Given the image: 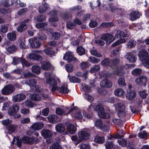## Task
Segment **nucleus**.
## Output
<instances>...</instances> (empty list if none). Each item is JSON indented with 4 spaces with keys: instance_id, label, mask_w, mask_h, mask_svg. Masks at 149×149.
I'll use <instances>...</instances> for the list:
<instances>
[{
    "instance_id": "nucleus-38",
    "label": "nucleus",
    "mask_w": 149,
    "mask_h": 149,
    "mask_svg": "<svg viewBox=\"0 0 149 149\" xmlns=\"http://www.w3.org/2000/svg\"><path fill=\"white\" fill-rule=\"evenodd\" d=\"M136 44V41L134 40H130L127 44V47L128 48H131L134 47Z\"/></svg>"
},
{
    "instance_id": "nucleus-42",
    "label": "nucleus",
    "mask_w": 149,
    "mask_h": 149,
    "mask_svg": "<svg viewBox=\"0 0 149 149\" xmlns=\"http://www.w3.org/2000/svg\"><path fill=\"white\" fill-rule=\"evenodd\" d=\"M8 31V27L6 25H1L0 27V34L5 33Z\"/></svg>"
},
{
    "instance_id": "nucleus-18",
    "label": "nucleus",
    "mask_w": 149,
    "mask_h": 149,
    "mask_svg": "<svg viewBox=\"0 0 149 149\" xmlns=\"http://www.w3.org/2000/svg\"><path fill=\"white\" fill-rule=\"evenodd\" d=\"M103 39H104L106 42L108 44L113 42L115 39L111 35L109 34L104 35L103 36Z\"/></svg>"
},
{
    "instance_id": "nucleus-51",
    "label": "nucleus",
    "mask_w": 149,
    "mask_h": 149,
    "mask_svg": "<svg viewBox=\"0 0 149 149\" xmlns=\"http://www.w3.org/2000/svg\"><path fill=\"white\" fill-rule=\"evenodd\" d=\"M91 53L93 55L97 57H100L102 56V54L97 53V50L96 49H93L91 50Z\"/></svg>"
},
{
    "instance_id": "nucleus-23",
    "label": "nucleus",
    "mask_w": 149,
    "mask_h": 149,
    "mask_svg": "<svg viewBox=\"0 0 149 149\" xmlns=\"http://www.w3.org/2000/svg\"><path fill=\"white\" fill-rule=\"evenodd\" d=\"M52 67L51 64L49 62H45L41 65V67L42 69L45 70H49Z\"/></svg>"
},
{
    "instance_id": "nucleus-54",
    "label": "nucleus",
    "mask_w": 149,
    "mask_h": 149,
    "mask_svg": "<svg viewBox=\"0 0 149 149\" xmlns=\"http://www.w3.org/2000/svg\"><path fill=\"white\" fill-rule=\"evenodd\" d=\"M118 84L120 85L125 86L126 84L125 82V79L123 78H120L118 80Z\"/></svg>"
},
{
    "instance_id": "nucleus-61",
    "label": "nucleus",
    "mask_w": 149,
    "mask_h": 149,
    "mask_svg": "<svg viewBox=\"0 0 149 149\" xmlns=\"http://www.w3.org/2000/svg\"><path fill=\"white\" fill-rule=\"evenodd\" d=\"M52 36V37L55 40H57L60 36V33L57 32H53L51 34Z\"/></svg>"
},
{
    "instance_id": "nucleus-64",
    "label": "nucleus",
    "mask_w": 149,
    "mask_h": 149,
    "mask_svg": "<svg viewBox=\"0 0 149 149\" xmlns=\"http://www.w3.org/2000/svg\"><path fill=\"white\" fill-rule=\"evenodd\" d=\"M143 65L147 68H149V59L144 60L142 61Z\"/></svg>"
},
{
    "instance_id": "nucleus-59",
    "label": "nucleus",
    "mask_w": 149,
    "mask_h": 149,
    "mask_svg": "<svg viewBox=\"0 0 149 149\" xmlns=\"http://www.w3.org/2000/svg\"><path fill=\"white\" fill-rule=\"evenodd\" d=\"M100 38V40L97 39L95 40V43L98 45L102 46V36H101Z\"/></svg>"
},
{
    "instance_id": "nucleus-49",
    "label": "nucleus",
    "mask_w": 149,
    "mask_h": 149,
    "mask_svg": "<svg viewBox=\"0 0 149 149\" xmlns=\"http://www.w3.org/2000/svg\"><path fill=\"white\" fill-rule=\"evenodd\" d=\"M48 24L47 22H43L41 23H38L36 25V26L38 28H44L47 26Z\"/></svg>"
},
{
    "instance_id": "nucleus-25",
    "label": "nucleus",
    "mask_w": 149,
    "mask_h": 149,
    "mask_svg": "<svg viewBox=\"0 0 149 149\" xmlns=\"http://www.w3.org/2000/svg\"><path fill=\"white\" fill-rule=\"evenodd\" d=\"M114 93L116 96L118 97H121L124 95L125 92L122 88H118L115 90Z\"/></svg>"
},
{
    "instance_id": "nucleus-58",
    "label": "nucleus",
    "mask_w": 149,
    "mask_h": 149,
    "mask_svg": "<svg viewBox=\"0 0 149 149\" xmlns=\"http://www.w3.org/2000/svg\"><path fill=\"white\" fill-rule=\"evenodd\" d=\"M109 113V111H106L104 110V109H103V118L108 119L109 118L110 116Z\"/></svg>"
},
{
    "instance_id": "nucleus-48",
    "label": "nucleus",
    "mask_w": 149,
    "mask_h": 149,
    "mask_svg": "<svg viewBox=\"0 0 149 149\" xmlns=\"http://www.w3.org/2000/svg\"><path fill=\"white\" fill-rule=\"evenodd\" d=\"M104 87L109 88L112 86V84L110 81L106 79L104 81Z\"/></svg>"
},
{
    "instance_id": "nucleus-62",
    "label": "nucleus",
    "mask_w": 149,
    "mask_h": 149,
    "mask_svg": "<svg viewBox=\"0 0 149 149\" xmlns=\"http://www.w3.org/2000/svg\"><path fill=\"white\" fill-rule=\"evenodd\" d=\"M97 23L96 21L91 20L89 24V26L90 27L94 28L97 26Z\"/></svg>"
},
{
    "instance_id": "nucleus-2",
    "label": "nucleus",
    "mask_w": 149,
    "mask_h": 149,
    "mask_svg": "<svg viewBox=\"0 0 149 149\" xmlns=\"http://www.w3.org/2000/svg\"><path fill=\"white\" fill-rule=\"evenodd\" d=\"M15 90V88L13 84H10L5 86L1 91V94L8 95L13 93Z\"/></svg>"
},
{
    "instance_id": "nucleus-31",
    "label": "nucleus",
    "mask_w": 149,
    "mask_h": 149,
    "mask_svg": "<svg viewBox=\"0 0 149 149\" xmlns=\"http://www.w3.org/2000/svg\"><path fill=\"white\" fill-rule=\"evenodd\" d=\"M136 95V92L133 90L130 91L126 96L127 98L129 100H132L134 98Z\"/></svg>"
},
{
    "instance_id": "nucleus-17",
    "label": "nucleus",
    "mask_w": 149,
    "mask_h": 149,
    "mask_svg": "<svg viewBox=\"0 0 149 149\" xmlns=\"http://www.w3.org/2000/svg\"><path fill=\"white\" fill-rule=\"evenodd\" d=\"M2 124L6 126V128L9 132H13L15 131V126L11 125L10 122H2Z\"/></svg>"
},
{
    "instance_id": "nucleus-34",
    "label": "nucleus",
    "mask_w": 149,
    "mask_h": 149,
    "mask_svg": "<svg viewBox=\"0 0 149 149\" xmlns=\"http://www.w3.org/2000/svg\"><path fill=\"white\" fill-rule=\"evenodd\" d=\"M31 70L32 72L37 74L40 73V68L37 65L33 66L31 68Z\"/></svg>"
},
{
    "instance_id": "nucleus-27",
    "label": "nucleus",
    "mask_w": 149,
    "mask_h": 149,
    "mask_svg": "<svg viewBox=\"0 0 149 149\" xmlns=\"http://www.w3.org/2000/svg\"><path fill=\"white\" fill-rule=\"evenodd\" d=\"M29 58L31 59L36 60H41L42 58L40 56L37 54L32 53L30 54L29 56Z\"/></svg>"
},
{
    "instance_id": "nucleus-24",
    "label": "nucleus",
    "mask_w": 149,
    "mask_h": 149,
    "mask_svg": "<svg viewBox=\"0 0 149 149\" xmlns=\"http://www.w3.org/2000/svg\"><path fill=\"white\" fill-rule=\"evenodd\" d=\"M140 15L139 12L135 11H132L130 14V19L132 21L134 20L139 18Z\"/></svg>"
},
{
    "instance_id": "nucleus-55",
    "label": "nucleus",
    "mask_w": 149,
    "mask_h": 149,
    "mask_svg": "<svg viewBox=\"0 0 149 149\" xmlns=\"http://www.w3.org/2000/svg\"><path fill=\"white\" fill-rule=\"evenodd\" d=\"M109 122H107V123L104 124L103 126V131L107 132L109 131Z\"/></svg>"
},
{
    "instance_id": "nucleus-36",
    "label": "nucleus",
    "mask_w": 149,
    "mask_h": 149,
    "mask_svg": "<svg viewBox=\"0 0 149 149\" xmlns=\"http://www.w3.org/2000/svg\"><path fill=\"white\" fill-rule=\"evenodd\" d=\"M77 52L78 54L80 56L84 54L85 53V49L81 46H79L77 48Z\"/></svg>"
},
{
    "instance_id": "nucleus-43",
    "label": "nucleus",
    "mask_w": 149,
    "mask_h": 149,
    "mask_svg": "<svg viewBox=\"0 0 149 149\" xmlns=\"http://www.w3.org/2000/svg\"><path fill=\"white\" fill-rule=\"evenodd\" d=\"M133 75L135 76L139 75L141 74L142 73V70L139 68H136L133 70L132 72Z\"/></svg>"
},
{
    "instance_id": "nucleus-44",
    "label": "nucleus",
    "mask_w": 149,
    "mask_h": 149,
    "mask_svg": "<svg viewBox=\"0 0 149 149\" xmlns=\"http://www.w3.org/2000/svg\"><path fill=\"white\" fill-rule=\"evenodd\" d=\"M59 92L63 93L66 94L68 93L69 91L67 86H63L60 88Z\"/></svg>"
},
{
    "instance_id": "nucleus-47",
    "label": "nucleus",
    "mask_w": 149,
    "mask_h": 149,
    "mask_svg": "<svg viewBox=\"0 0 149 149\" xmlns=\"http://www.w3.org/2000/svg\"><path fill=\"white\" fill-rule=\"evenodd\" d=\"M90 61L92 63H96L99 62L100 60L94 57H90L89 58Z\"/></svg>"
},
{
    "instance_id": "nucleus-40",
    "label": "nucleus",
    "mask_w": 149,
    "mask_h": 149,
    "mask_svg": "<svg viewBox=\"0 0 149 149\" xmlns=\"http://www.w3.org/2000/svg\"><path fill=\"white\" fill-rule=\"evenodd\" d=\"M100 69V67L99 65H95L90 69V72L91 73H95L99 71Z\"/></svg>"
},
{
    "instance_id": "nucleus-60",
    "label": "nucleus",
    "mask_w": 149,
    "mask_h": 149,
    "mask_svg": "<svg viewBox=\"0 0 149 149\" xmlns=\"http://www.w3.org/2000/svg\"><path fill=\"white\" fill-rule=\"evenodd\" d=\"M95 141L97 143H102V138L99 136H96L95 138Z\"/></svg>"
},
{
    "instance_id": "nucleus-32",
    "label": "nucleus",
    "mask_w": 149,
    "mask_h": 149,
    "mask_svg": "<svg viewBox=\"0 0 149 149\" xmlns=\"http://www.w3.org/2000/svg\"><path fill=\"white\" fill-rule=\"evenodd\" d=\"M27 27V25L24 22H22L17 28V30L19 32H22Z\"/></svg>"
},
{
    "instance_id": "nucleus-33",
    "label": "nucleus",
    "mask_w": 149,
    "mask_h": 149,
    "mask_svg": "<svg viewBox=\"0 0 149 149\" xmlns=\"http://www.w3.org/2000/svg\"><path fill=\"white\" fill-rule=\"evenodd\" d=\"M49 8L47 4L45 3L44 5L40 6L39 8V12L40 13H42L45 12Z\"/></svg>"
},
{
    "instance_id": "nucleus-45",
    "label": "nucleus",
    "mask_w": 149,
    "mask_h": 149,
    "mask_svg": "<svg viewBox=\"0 0 149 149\" xmlns=\"http://www.w3.org/2000/svg\"><path fill=\"white\" fill-rule=\"evenodd\" d=\"M76 25V24L74 23V21L72 22H68L67 23L66 27L68 29H73Z\"/></svg>"
},
{
    "instance_id": "nucleus-50",
    "label": "nucleus",
    "mask_w": 149,
    "mask_h": 149,
    "mask_svg": "<svg viewBox=\"0 0 149 149\" xmlns=\"http://www.w3.org/2000/svg\"><path fill=\"white\" fill-rule=\"evenodd\" d=\"M65 69L68 72H72L73 70V66L70 64H66L65 65Z\"/></svg>"
},
{
    "instance_id": "nucleus-15",
    "label": "nucleus",
    "mask_w": 149,
    "mask_h": 149,
    "mask_svg": "<svg viewBox=\"0 0 149 149\" xmlns=\"http://www.w3.org/2000/svg\"><path fill=\"white\" fill-rule=\"evenodd\" d=\"M19 110V106L16 104H14L10 108L8 113L10 115H13L16 113Z\"/></svg>"
},
{
    "instance_id": "nucleus-52",
    "label": "nucleus",
    "mask_w": 149,
    "mask_h": 149,
    "mask_svg": "<svg viewBox=\"0 0 149 149\" xmlns=\"http://www.w3.org/2000/svg\"><path fill=\"white\" fill-rule=\"evenodd\" d=\"M57 116L56 115H49L48 117L49 121H56L57 120Z\"/></svg>"
},
{
    "instance_id": "nucleus-6",
    "label": "nucleus",
    "mask_w": 149,
    "mask_h": 149,
    "mask_svg": "<svg viewBox=\"0 0 149 149\" xmlns=\"http://www.w3.org/2000/svg\"><path fill=\"white\" fill-rule=\"evenodd\" d=\"M65 125L66 127L67 130L70 134H73L76 132V127L73 125L68 122L66 123Z\"/></svg>"
},
{
    "instance_id": "nucleus-53",
    "label": "nucleus",
    "mask_w": 149,
    "mask_h": 149,
    "mask_svg": "<svg viewBox=\"0 0 149 149\" xmlns=\"http://www.w3.org/2000/svg\"><path fill=\"white\" fill-rule=\"evenodd\" d=\"M50 149H62L61 146L58 143H55L53 144L50 147Z\"/></svg>"
},
{
    "instance_id": "nucleus-20",
    "label": "nucleus",
    "mask_w": 149,
    "mask_h": 149,
    "mask_svg": "<svg viewBox=\"0 0 149 149\" xmlns=\"http://www.w3.org/2000/svg\"><path fill=\"white\" fill-rule=\"evenodd\" d=\"M41 135L45 139L50 138L52 136V132L49 130H42L41 132Z\"/></svg>"
},
{
    "instance_id": "nucleus-4",
    "label": "nucleus",
    "mask_w": 149,
    "mask_h": 149,
    "mask_svg": "<svg viewBox=\"0 0 149 149\" xmlns=\"http://www.w3.org/2000/svg\"><path fill=\"white\" fill-rule=\"evenodd\" d=\"M115 106L116 110L118 111L119 116L122 117L125 115V105L123 103H118L116 104Z\"/></svg>"
},
{
    "instance_id": "nucleus-39",
    "label": "nucleus",
    "mask_w": 149,
    "mask_h": 149,
    "mask_svg": "<svg viewBox=\"0 0 149 149\" xmlns=\"http://www.w3.org/2000/svg\"><path fill=\"white\" fill-rule=\"evenodd\" d=\"M66 111L63 110L60 108H58L56 109V113L57 114L60 115H68L67 113H66Z\"/></svg>"
},
{
    "instance_id": "nucleus-35",
    "label": "nucleus",
    "mask_w": 149,
    "mask_h": 149,
    "mask_svg": "<svg viewBox=\"0 0 149 149\" xmlns=\"http://www.w3.org/2000/svg\"><path fill=\"white\" fill-rule=\"evenodd\" d=\"M70 81L73 83H79L81 81L80 79L74 76L68 75Z\"/></svg>"
},
{
    "instance_id": "nucleus-63",
    "label": "nucleus",
    "mask_w": 149,
    "mask_h": 149,
    "mask_svg": "<svg viewBox=\"0 0 149 149\" xmlns=\"http://www.w3.org/2000/svg\"><path fill=\"white\" fill-rule=\"evenodd\" d=\"M25 105L27 106L32 107L33 106V104L31 101L30 100H27L25 102Z\"/></svg>"
},
{
    "instance_id": "nucleus-12",
    "label": "nucleus",
    "mask_w": 149,
    "mask_h": 149,
    "mask_svg": "<svg viewBox=\"0 0 149 149\" xmlns=\"http://www.w3.org/2000/svg\"><path fill=\"white\" fill-rule=\"evenodd\" d=\"M102 102L100 103H98L96 107L94 108V110L98 111V116L102 118Z\"/></svg>"
},
{
    "instance_id": "nucleus-29",
    "label": "nucleus",
    "mask_w": 149,
    "mask_h": 149,
    "mask_svg": "<svg viewBox=\"0 0 149 149\" xmlns=\"http://www.w3.org/2000/svg\"><path fill=\"white\" fill-rule=\"evenodd\" d=\"M44 52L46 54L50 56L54 55L55 53V51L52 50L50 47H47L44 49Z\"/></svg>"
},
{
    "instance_id": "nucleus-9",
    "label": "nucleus",
    "mask_w": 149,
    "mask_h": 149,
    "mask_svg": "<svg viewBox=\"0 0 149 149\" xmlns=\"http://www.w3.org/2000/svg\"><path fill=\"white\" fill-rule=\"evenodd\" d=\"M63 59L65 60H68L69 62L71 61L77 62L78 60L74 57L72 54L70 53H66L63 57Z\"/></svg>"
},
{
    "instance_id": "nucleus-37",
    "label": "nucleus",
    "mask_w": 149,
    "mask_h": 149,
    "mask_svg": "<svg viewBox=\"0 0 149 149\" xmlns=\"http://www.w3.org/2000/svg\"><path fill=\"white\" fill-rule=\"evenodd\" d=\"M128 57L127 59L130 62H133L135 61L136 60V58L132 54L131 52H129L127 53Z\"/></svg>"
},
{
    "instance_id": "nucleus-26",
    "label": "nucleus",
    "mask_w": 149,
    "mask_h": 149,
    "mask_svg": "<svg viewBox=\"0 0 149 149\" xmlns=\"http://www.w3.org/2000/svg\"><path fill=\"white\" fill-rule=\"evenodd\" d=\"M32 140V137H30L27 136H24L22 138V142L24 143H27L29 144H33V141Z\"/></svg>"
},
{
    "instance_id": "nucleus-13",
    "label": "nucleus",
    "mask_w": 149,
    "mask_h": 149,
    "mask_svg": "<svg viewBox=\"0 0 149 149\" xmlns=\"http://www.w3.org/2000/svg\"><path fill=\"white\" fill-rule=\"evenodd\" d=\"M25 95L23 93L17 94L15 95L13 98V100L15 102H20L26 98Z\"/></svg>"
},
{
    "instance_id": "nucleus-41",
    "label": "nucleus",
    "mask_w": 149,
    "mask_h": 149,
    "mask_svg": "<svg viewBox=\"0 0 149 149\" xmlns=\"http://www.w3.org/2000/svg\"><path fill=\"white\" fill-rule=\"evenodd\" d=\"M126 41L124 39H119L113 44L111 45V46L112 47H115L116 46L118 45L121 44L125 43Z\"/></svg>"
},
{
    "instance_id": "nucleus-28",
    "label": "nucleus",
    "mask_w": 149,
    "mask_h": 149,
    "mask_svg": "<svg viewBox=\"0 0 149 149\" xmlns=\"http://www.w3.org/2000/svg\"><path fill=\"white\" fill-rule=\"evenodd\" d=\"M30 96L31 100L33 101H39L41 100V96L38 93L31 94Z\"/></svg>"
},
{
    "instance_id": "nucleus-56",
    "label": "nucleus",
    "mask_w": 149,
    "mask_h": 149,
    "mask_svg": "<svg viewBox=\"0 0 149 149\" xmlns=\"http://www.w3.org/2000/svg\"><path fill=\"white\" fill-rule=\"evenodd\" d=\"M139 94L140 96L143 99H145L147 96V93H146L145 90H143L139 92Z\"/></svg>"
},
{
    "instance_id": "nucleus-30",
    "label": "nucleus",
    "mask_w": 149,
    "mask_h": 149,
    "mask_svg": "<svg viewBox=\"0 0 149 149\" xmlns=\"http://www.w3.org/2000/svg\"><path fill=\"white\" fill-rule=\"evenodd\" d=\"M7 51L10 53H13L15 52L17 49L16 46L15 45H12L6 48Z\"/></svg>"
},
{
    "instance_id": "nucleus-1",
    "label": "nucleus",
    "mask_w": 149,
    "mask_h": 149,
    "mask_svg": "<svg viewBox=\"0 0 149 149\" xmlns=\"http://www.w3.org/2000/svg\"><path fill=\"white\" fill-rule=\"evenodd\" d=\"M37 81L33 79H29L25 82V84L30 87L31 92H36L40 93L42 89L38 86H36Z\"/></svg>"
},
{
    "instance_id": "nucleus-46",
    "label": "nucleus",
    "mask_w": 149,
    "mask_h": 149,
    "mask_svg": "<svg viewBox=\"0 0 149 149\" xmlns=\"http://www.w3.org/2000/svg\"><path fill=\"white\" fill-rule=\"evenodd\" d=\"M138 135L140 138L144 139L147 136L148 134L145 131H143L138 133Z\"/></svg>"
},
{
    "instance_id": "nucleus-16",
    "label": "nucleus",
    "mask_w": 149,
    "mask_h": 149,
    "mask_svg": "<svg viewBox=\"0 0 149 149\" xmlns=\"http://www.w3.org/2000/svg\"><path fill=\"white\" fill-rule=\"evenodd\" d=\"M8 39L10 41H14L16 39V34L15 31H12L8 33L7 34Z\"/></svg>"
},
{
    "instance_id": "nucleus-5",
    "label": "nucleus",
    "mask_w": 149,
    "mask_h": 149,
    "mask_svg": "<svg viewBox=\"0 0 149 149\" xmlns=\"http://www.w3.org/2000/svg\"><path fill=\"white\" fill-rule=\"evenodd\" d=\"M72 112V116L77 119L80 120L82 118V116L79 110L76 109L75 107L72 108L68 112L67 114Z\"/></svg>"
},
{
    "instance_id": "nucleus-22",
    "label": "nucleus",
    "mask_w": 149,
    "mask_h": 149,
    "mask_svg": "<svg viewBox=\"0 0 149 149\" xmlns=\"http://www.w3.org/2000/svg\"><path fill=\"white\" fill-rule=\"evenodd\" d=\"M56 130L59 132H63L66 130L65 125L63 124L60 123L56 126Z\"/></svg>"
},
{
    "instance_id": "nucleus-14",
    "label": "nucleus",
    "mask_w": 149,
    "mask_h": 149,
    "mask_svg": "<svg viewBox=\"0 0 149 149\" xmlns=\"http://www.w3.org/2000/svg\"><path fill=\"white\" fill-rule=\"evenodd\" d=\"M148 79L147 77L145 76H141L135 79V82L139 85L142 84H145L147 82Z\"/></svg>"
},
{
    "instance_id": "nucleus-19",
    "label": "nucleus",
    "mask_w": 149,
    "mask_h": 149,
    "mask_svg": "<svg viewBox=\"0 0 149 149\" xmlns=\"http://www.w3.org/2000/svg\"><path fill=\"white\" fill-rule=\"evenodd\" d=\"M20 61V62L22 64L23 66L29 67L31 65L30 63L27 61L25 59L21 58L18 59H15L14 61L15 62V64L18 63V61Z\"/></svg>"
},
{
    "instance_id": "nucleus-21",
    "label": "nucleus",
    "mask_w": 149,
    "mask_h": 149,
    "mask_svg": "<svg viewBox=\"0 0 149 149\" xmlns=\"http://www.w3.org/2000/svg\"><path fill=\"white\" fill-rule=\"evenodd\" d=\"M44 125L42 123H36L31 126V128L34 130H39L42 129Z\"/></svg>"
},
{
    "instance_id": "nucleus-10",
    "label": "nucleus",
    "mask_w": 149,
    "mask_h": 149,
    "mask_svg": "<svg viewBox=\"0 0 149 149\" xmlns=\"http://www.w3.org/2000/svg\"><path fill=\"white\" fill-rule=\"evenodd\" d=\"M79 138L82 140H87L89 139L90 134L86 131H82L79 133Z\"/></svg>"
},
{
    "instance_id": "nucleus-7",
    "label": "nucleus",
    "mask_w": 149,
    "mask_h": 149,
    "mask_svg": "<svg viewBox=\"0 0 149 149\" xmlns=\"http://www.w3.org/2000/svg\"><path fill=\"white\" fill-rule=\"evenodd\" d=\"M57 11L56 10H54L49 12V15L52 16L49 19V22H54L58 21V19L57 16Z\"/></svg>"
},
{
    "instance_id": "nucleus-8",
    "label": "nucleus",
    "mask_w": 149,
    "mask_h": 149,
    "mask_svg": "<svg viewBox=\"0 0 149 149\" xmlns=\"http://www.w3.org/2000/svg\"><path fill=\"white\" fill-rule=\"evenodd\" d=\"M139 56L142 61L144 60L149 59V58L148 52L144 49H142L141 50L139 51Z\"/></svg>"
},
{
    "instance_id": "nucleus-3",
    "label": "nucleus",
    "mask_w": 149,
    "mask_h": 149,
    "mask_svg": "<svg viewBox=\"0 0 149 149\" xmlns=\"http://www.w3.org/2000/svg\"><path fill=\"white\" fill-rule=\"evenodd\" d=\"M46 83L50 86H52L51 92L53 93L54 92L58 89L57 86V82L55 78L53 77H50L46 78Z\"/></svg>"
},
{
    "instance_id": "nucleus-57",
    "label": "nucleus",
    "mask_w": 149,
    "mask_h": 149,
    "mask_svg": "<svg viewBox=\"0 0 149 149\" xmlns=\"http://www.w3.org/2000/svg\"><path fill=\"white\" fill-rule=\"evenodd\" d=\"M89 66L87 62H82L80 64V67L81 69H84Z\"/></svg>"
},
{
    "instance_id": "nucleus-11",
    "label": "nucleus",
    "mask_w": 149,
    "mask_h": 149,
    "mask_svg": "<svg viewBox=\"0 0 149 149\" xmlns=\"http://www.w3.org/2000/svg\"><path fill=\"white\" fill-rule=\"evenodd\" d=\"M29 41L30 43L31 46L33 48H37L40 46V43L36 39H30L29 40Z\"/></svg>"
}]
</instances>
